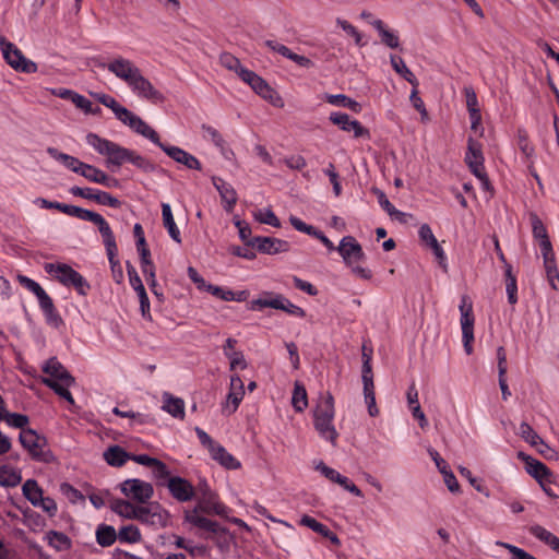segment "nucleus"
I'll list each match as a JSON object with an SVG mask.
<instances>
[{"label":"nucleus","instance_id":"1","mask_svg":"<svg viewBox=\"0 0 559 559\" xmlns=\"http://www.w3.org/2000/svg\"><path fill=\"white\" fill-rule=\"evenodd\" d=\"M112 75L122 81L139 99L160 104L165 97L153 83L144 76L141 69L130 59L116 56L104 66Z\"/></svg>","mask_w":559,"mask_h":559},{"label":"nucleus","instance_id":"2","mask_svg":"<svg viewBox=\"0 0 559 559\" xmlns=\"http://www.w3.org/2000/svg\"><path fill=\"white\" fill-rule=\"evenodd\" d=\"M335 415L334 399L331 393L325 392L319 395L318 402L313 408V425L319 436L336 444L338 432L333 424Z\"/></svg>","mask_w":559,"mask_h":559},{"label":"nucleus","instance_id":"3","mask_svg":"<svg viewBox=\"0 0 559 559\" xmlns=\"http://www.w3.org/2000/svg\"><path fill=\"white\" fill-rule=\"evenodd\" d=\"M95 98L100 104L111 109L116 118L132 129L135 133L144 138H152L154 135V129L151 126H148L140 116L120 105L112 96L103 93L95 94Z\"/></svg>","mask_w":559,"mask_h":559},{"label":"nucleus","instance_id":"4","mask_svg":"<svg viewBox=\"0 0 559 559\" xmlns=\"http://www.w3.org/2000/svg\"><path fill=\"white\" fill-rule=\"evenodd\" d=\"M43 370L46 373L43 382L51 388L60 397L70 404H74L73 396L69 390L74 383V379L64 367L57 359L51 358L45 364Z\"/></svg>","mask_w":559,"mask_h":559},{"label":"nucleus","instance_id":"5","mask_svg":"<svg viewBox=\"0 0 559 559\" xmlns=\"http://www.w3.org/2000/svg\"><path fill=\"white\" fill-rule=\"evenodd\" d=\"M336 249L343 262L350 269L354 275L366 281L372 277L369 269L358 264V262L365 259V252L360 243L353 236L343 237Z\"/></svg>","mask_w":559,"mask_h":559},{"label":"nucleus","instance_id":"6","mask_svg":"<svg viewBox=\"0 0 559 559\" xmlns=\"http://www.w3.org/2000/svg\"><path fill=\"white\" fill-rule=\"evenodd\" d=\"M85 140L86 143L98 154L106 157V166L108 168H119L126 163L128 148L120 146L112 141L100 138L96 133H88Z\"/></svg>","mask_w":559,"mask_h":559},{"label":"nucleus","instance_id":"7","mask_svg":"<svg viewBox=\"0 0 559 559\" xmlns=\"http://www.w3.org/2000/svg\"><path fill=\"white\" fill-rule=\"evenodd\" d=\"M44 269L64 286H73L81 295H85L90 288L86 280L68 264L46 263Z\"/></svg>","mask_w":559,"mask_h":559},{"label":"nucleus","instance_id":"8","mask_svg":"<svg viewBox=\"0 0 559 559\" xmlns=\"http://www.w3.org/2000/svg\"><path fill=\"white\" fill-rule=\"evenodd\" d=\"M484 162L483 145L475 139L469 138L467 141L465 163L473 175L480 181L483 189L489 191L491 186L485 171Z\"/></svg>","mask_w":559,"mask_h":559},{"label":"nucleus","instance_id":"9","mask_svg":"<svg viewBox=\"0 0 559 559\" xmlns=\"http://www.w3.org/2000/svg\"><path fill=\"white\" fill-rule=\"evenodd\" d=\"M0 49L7 63L15 71L23 73L37 72V64L27 59L16 45L9 41L5 37H0Z\"/></svg>","mask_w":559,"mask_h":559},{"label":"nucleus","instance_id":"10","mask_svg":"<svg viewBox=\"0 0 559 559\" xmlns=\"http://www.w3.org/2000/svg\"><path fill=\"white\" fill-rule=\"evenodd\" d=\"M459 309L461 313L460 324L464 350L467 355H471L473 353L475 318L473 313V304L467 296H462Z\"/></svg>","mask_w":559,"mask_h":559},{"label":"nucleus","instance_id":"11","mask_svg":"<svg viewBox=\"0 0 559 559\" xmlns=\"http://www.w3.org/2000/svg\"><path fill=\"white\" fill-rule=\"evenodd\" d=\"M245 83L265 100L270 102L273 106L283 107L284 103L280 94L274 91L265 80L251 70L242 71L241 78Z\"/></svg>","mask_w":559,"mask_h":559},{"label":"nucleus","instance_id":"12","mask_svg":"<svg viewBox=\"0 0 559 559\" xmlns=\"http://www.w3.org/2000/svg\"><path fill=\"white\" fill-rule=\"evenodd\" d=\"M121 492L131 501L146 503L154 495L152 484L139 478H130L119 485Z\"/></svg>","mask_w":559,"mask_h":559},{"label":"nucleus","instance_id":"13","mask_svg":"<svg viewBox=\"0 0 559 559\" xmlns=\"http://www.w3.org/2000/svg\"><path fill=\"white\" fill-rule=\"evenodd\" d=\"M147 139L157 146H159L175 162L182 164L188 169L201 170V163L194 155L188 153L187 151L178 146L165 145L164 143L160 142L159 136L155 130L154 135Z\"/></svg>","mask_w":559,"mask_h":559},{"label":"nucleus","instance_id":"14","mask_svg":"<svg viewBox=\"0 0 559 559\" xmlns=\"http://www.w3.org/2000/svg\"><path fill=\"white\" fill-rule=\"evenodd\" d=\"M19 439L22 447L27 450L33 459L47 461V453L45 451L47 441L45 437L39 436L35 430L28 428L20 432Z\"/></svg>","mask_w":559,"mask_h":559},{"label":"nucleus","instance_id":"15","mask_svg":"<svg viewBox=\"0 0 559 559\" xmlns=\"http://www.w3.org/2000/svg\"><path fill=\"white\" fill-rule=\"evenodd\" d=\"M136 520L156 527H165L169 522V514L158 503L139 506Z\"/></svg>","mask_w":559,"mask_h":559},{"label":"nucleus","instance_id":"16","mask_svg":"<svg viewBox=\"0 0 559 559\" xmlns=\"http://www.w3.org/2000/svg\"><path fill=\"white\" fill-rule=\"evenodd\" d=\"M245 397V385L242 380L238 374H233L230 377L229 391L225 399V402L222 405V411L226 415L234 414L241 401Z\"/></svg>","mask_w":559,"mask_h":559},{"label":"nucleus","instance_id":"17","mask_svg":"<svg viewBox=\"0 0 559 559\" xmlns=\"http://www.w3.org/2000/svg\"><path fill=\"white\" fill-rule=\"evenodd\" d=\"M198 490L201 495L200 503L198 507L204 512H213L217 515H224L227 508L217 499V495L211 489L206 480H201L198 485Z\"/></svg>","mask_w":559,"mask_h":559},{"label":"nucleus","instance_id":"18","mask_svg":"<svg viewBox=\"0 0 559 559\" xmlns=\"http://www.w3.org/2000/svg\"><path fill=\"white\" fill-rule=\"evenodd\" d=\"M16 278L23 287L32 292L37 297L40 308L48 317L55 316L56 309L52 299L37 282L21 274L17 275Z\"/></svg>","mask_w":559,"mask_h":559},{"label":"nucleus","instance_id":"19","mask_svg":"<svg viewBox=\"0 0 559 559\" xmlns=\"http://www.w3.org/2000/svg\"><path fill=\"white\" fill-rule=\"evenodd\" d=\"M200 511V507H195L191 510H186L183 512V521L185 523L198 527L200 530L213 533V534H225L226 530L221 527L217 522L212 521L205 516H203Z\"/></svg>","mask_w":559,"mask_h":559},{"label":"nucleus","instance_id":"20","mask_svg":"<svg viewBox=\"0 0 559 559\" xmlns=\"http://www.w3.org/2000/svg\"><path fill=\"white\" fill-rule=\"evenodd\" d=\"M418 236L420 241L427 246L429 249L432 250L436 259L438 260V263L440 266L447 271L448 263H447V255L442 247L439 245L437 238L435 237L432 229L428 224L420 225L418 229Z\"/></svg>","mask_w":559,"mask_h":559},{"label":"nucleus","instance_id":"21","mask_svg":"<svg viewBox=\"0 0 559 559\" xmlns=\"http://www.w3.org/2000/svg\"><path fill=\"white\" fill-rule=\"evenodd\" d=\"M314 468L330 481L342 486L345 490L356 497H362L361 490L353 481H350L346 476L341 475L336 469L325 465L322 461L318 462Z\"/></svg>","mask_w":559,"mask_h":559},{"label":"nucleus","instance_id":"22","mask_svg":"<svg viewBox=\"0 0 559 559\" xmlns=\"http://www.w3.org/2000/svg\"><path fill=\"white\" fill-rule=\"evenodd\" d=\"M166 486L173 498L179 502L190 501L195 492L193 485L179 476L170 477Z\"/></svg>","mask_w":559,"mask_h":559},{"label":"nucleus","instance_id":"23","mask_svg":"<svg viewBox=\"0 0 559 559\" xmlns=\"http://www.w3.org/2000/svg\"><path fill=\"white\" fill-rule=\"evenodd\" d=\"M370 25L377 31L380 41L390 49H402L399 32L389 27L382 20L372 19Z\"/></svg>","mask_w":559,"mask_h":559},{"label":"nucleus","instance_id":"24","mask_svg":"<svg viewBox=\"0 0 559 559\" xmlns=\"http://www.w3.org/2000/svg\"><path fill=\"white\" fill-rule=\"evenodd\" d=\"M212 182L219 193L224 210L230 213L238 201V195L235 188L229 182L219 177H213Z\"/></svg>","mask_w":559,"mask_h":559},{"label":"nucleus","instance_id":"25","mask_svg":"<svg viewBox=\"0 0 559 559\" xmlns=\"http://www.w3.org/2000/svg\"><path fill=\"white\" fill-rule=\"evenodd\" d=\"M330 120L338 126L343 131L353 132L356 138L367 134V130L360 124L358 120L350 119L347 114L332 112Z\"/></svg>","mask_w":559,"mask_h":559},{"label":"nucleus","instance_id":"26","mask_svg":"<svg viewBox=\"0 0 559 559\" xmlns=\"http://www.w3.org/2000/svg\"><path fill=\"white\" fill-rule=\"evenodd\" d=\"M252 245L266 254H276L289 250V243L277 238L257 237L252 240Z\"/></svg>","mask_w":559,"mask_h":559},{"label":"nucleus","instance_id":"27","mask_svg":"<svg viewBox=\"0 0 559 559\" xmlns=\"http://www.w3.org/2000/svg\"><path fill=\"white\" fill-rule=\"evenodd\" d=\"M237 341L228 337L223 345L224 355L229 359L230 370H243L248 367L242 352L236 349Z\"/></svg>","mask_w":559,"mask_h":559},{"label":"nucleus","instance_id":"28","mask_svg":"<svg viewBox=\"0 0 559 559\" xmlns=\"http://www.w3.org/2000/svg\"><path fill=\"white\" fill-rule=\"evenodd\" d=\"M546 278L554 290H559V270L554 249L542 252Z\"/></svg>","mask_w":559,"mask_h":559},{"label":"nucleus","instance_id":"29","mask_svg":"<svg viewBox=\"0 0 559 559\" xmlns=\"http://www.w3.org/2000/svg\"><path fill=\"white\" fill-rule=\"evenodd\" d=\"M264 45L272 51L282 55L283 57L294 61L295 63L302 68L312 67V61L309 58L293 52L287 46L276 40H265Z\"/></svg>","mask_w":559,"mask_h":559},{"label":"nucleus","instance_id":"30","mask_svg":"<svg viewBox=\"0 0 559 559\" xmlns=\"http://www.w3.org/2000/svg\"><path fill=\"white\" fill-rule=\"evenodd\" d=\"M80 175L88 181L100 183L109 188L118 186L116 179L110 178L105 171L90 164L84 163Z\"/></svg>","mask_w":559,"mask_h":559},{"label":"nucleus","instance_id":"31","mask_svg":"<svg viewBox=\"0 0 559 559\" xmlns=\"http://www.w3.org/2000/svg\"><path fill=\"white\" fill-rule=\"evenodd\" d=\"M209 452L214 461L227 469H239L241 467L240 461L219 443H216Z\"/></svg>","mask_w":559,"mask_h":559},{"label":"nucleus","instance_id":"32","mask_svg":"<svg viewBox=\"0 0 559 559\" xmlns=\"http://www.w3.org/2000/svg\"><path fill=\"white\" fill-rule=\"evenodd\" d=\"M300 524L330 539L331 543L336 546L341 544L337 535L334 534L326 525L317 521L314 518L302 515L300 519Z\"/></svg>","mask_w":559,"mask_h":559},{"label":"nucleus","instance_id":"33","mask_svg":"<svg viewBox=\"0 0 559 559\" xmlns=\"http://www.w3.org/2000/svg\"><path fill=\"white\" fill-rule=\"evenodd\" d=\"M44 540L48 544L49 547L58 552L68 551L72 547V540L68 535L53 530L48 531L45 534Z\"/></svg>","mask_w":559,"mask_h":559},{"label":"nucleus","instance_id":"34","mask_svg":"<svg viewBox=\"0 0 559 559\" xmlns=\"http://www.w3.org/2000/svg\"><path fill=\"white\" fill-rule=\"evenodd\" d=\"M163 406L162 409L171 415L175 418H185V402L180 397H175L170 393H163Z\"/></svg>","mask_w":559,"mask_h":559},{"label":"nucleus","instance_id":"35","mask_svg":"<svg viewBox=\"0 0 559 559\" xmlns=\"http://www.w3.org/2000/svg\"><path fill=\"white\" fill-rule=\"evenodd\" d=\"M525 463L526 472L533 476L540 485H543V481L550 483L551 472L544 463L533 457H525Z\"/></svg>","mask_w":559,"mask_h":559},{"label":"nucleus","instance_id":"36","mask_svg":"<svg viewBox=\"0 0 559 559\" xmlns=\"http://www.w3.org/2000/svg\"><path fill=\"white\" fill-rule=\"evenodd\" d=\"M406 397L414 418H416L419 421V426L423 429H426L428 427V420L419 405L418 392L414 384L409 385L406 393Z\"/></svg>","mask_w":559,"mask_h":559},{"label":"nucleus","instance_id":"37","mask_svg":"<svg viewBox=\"0 0 559 559\" xmlns=\"http://www.w3.org/2000/svg\"><path fill=\"white\" fill-rule=\"evenodd\" d=\"M532 228L533 236L538 241L540 252L548 251L552 249V245L548 237V233L543 222L536 216H532Z\"/></svg>","mask_w":559,"mask_h":559},{"label":"nucleus","instance_id":"38","mask_svg":"<svg viewBox=\"0 0 559 559\" xmlns=\"http://www.w3.org/2000/svg\"><path fill=\"white\" fill-rule=\"evenodd\" d=\"M207 293L224 301H245L249 295L247 290L235 293L230 289L212 284L207 287Z\"/></svg>","mask_w":559,"mask_h":559},{"label":"nucleus","instance_id":"39","mask_svg":"<svg viewBox=\"0 0 559 559\" xmlns=\"http://www.w3.org/2000/svg\"><path fill=\"white\" fill-rule=\"evenodd\" d=\"M47 153L56 160L62 163L68 169L72 170L75 174H81L84 163L81 162L79 158L61 153L55 147H48Z\"/></svg>","mask_w":559,"mask_h":559},{"label":"nucleus","instance_id":"40","mask_svg":"<svg viewBox=\"0 0 559 559\" xmlns=\"http://www.w3.org/2000/svg\"><path fill=\"white\" fill-rule=\"evenodd\" d=\"M162 217L163 224L171 239L177 243H181L180 230L175 223L171 207L168 203H162Z\"/></svg>","mask_w":559,"mask_h":559},{"label":"nucleus","instance_id":"41","mask_svg":"<svg viewBox=\"0 0 559 559\" xmlns=\"http://www.w3.org/2000/svg\"><path fill=\"white\" fill-rule=\"evenodd\" d=\"M111 510L129 520H136L139 506H134L130 500L117 499L111 503Z\"/></svg>","mask_w":559,"mask_h":559},{"label":"nucleus","instance_id":"42","mask_svg":"<svg viewBox=\"0 0 559 559\" xmlns=\"http://www.w3.org/2000/svg\"><path fill=\"white\" fill-rule=\"evenodd\" d=\"M390 63L394 71L400 74L402 78H404L407 82H409L413 87L418 86V80L414 75V73L409 70V68L406 66L405 61L395 55L390 56Z\"/></svg>","mask_w":559,"mask_h":559},{"label":"nucleus","instance_id":"43","mask_svg":"<svg viewBox=\"0 0 559 559\" xmlns=\"http://www.w3.org/2000/svg\"><path fill=\"white\" fill-rule=\"evenodd\" d=\"M530 532L534 537L551 547V549L557 552L559 551V538L555 534L540 525H533Z\"/></svg>","mask_w":559,"mask_h":559},{"label":"nucleus","instance_id":"44","mask_svg":"<svg viewBox=\"0 0 559 559\" xmlns=\"http://www.w3.org/2000/svg\"><path fill=\"white\" fill-rule=\"evenodd\" d=\"M104 459L111 466H121L131 456L119 445H112L104 452Z\"/></svg>","mask_w":559,"mask_h":559},{"label":"nucleus","instance_id":"45","mask_svg":"<svg viewBox=\"0 0 559 559\" xmlns=\"http://www.w3.org/2000/svg\"><path fill=\"white\" fill-rule=\"evenodd\" d=\"M282 295H274L271 293L265 294L264 296L253 299L250 302L251 310H262L263 308H273L278 309L282 307L281 305Z\"/></svg>","mask_w":559,"mask_h":559},{"label":"nucleus","instance_id":"46","mask_svg":"<svg viewBox=\"0 0 559 559\" xmlns=\"http://www.w3.org/2000/svg\"><path fill=\"white\" fill-rule=\"evenodd\" d=\"M292 405L296 412H304L308 407L306 388L298 381L295 382Z\"/></svg>","mask_w":559,"mask_h":559},{"label":"nucleus","instance_id":"47","mask_svg":"<svg viewBox=\"0 0 559 559\" xmlns=\"http://www.w3.org/2000/svg\"><path fill=\"white\" fill-rule=\"evenodd\" d=\"M325 99L331 105L346 107L357 114L361 111L360 104L344 94H328Z\"/></svg>","mask_w":559,"mask_h":559},{"label":"nucleus","instance_id":"48","mask_svg":"<svg viewBox=\"0 0 559 559\" xmlns=\"http://www.w3.org/2000/svg\"><path fill=\"white\" fill-rule=\"evenodd\" d=\"M22 491H23L24 497L34 507L39 501V499L43 497V489L39 487L38 483L34 479H27L22 486Z\"/></svg>","mask_w":559,"mask_h":559},{"label":"nucleus","instance_id":"49","mask_svg":"<svg viewBox=\"0 0 559 559\" xmlns=\"http://www.w3.org/2000/svg\"><path fill=\"white\" fill-rule=\"evenodd\" d=\"M117 538L118 534L112 526L99 525L96 530V540L103 547L111 546Z\"/></svg>","mask_w":559,"mask_h":559},{"label":"nucleus","instance_id":"50","mask_svg":"<svg viewBox=\"0 0 559 559\" xmlns=\"http://www.w3.org/2000/svg\"><path fill=\"white\" fill-rule=\"evenodd\" d=\"M219 63L227 70L234 71L239 78H241L242 71H247L248 69L245 68L238 58H236L234 55L229 52H223L219 56Z\"/></svg>","mask_w":559,"mask_h":559},{"label":"nucleus","instance_id":"51","mask_svg":"<svg viewBox=\"0 0 559 559\" xmlns=\"http://www.w3.org/2000/svg\"><path fill=\"white\" fill-rule=\"evenodd\" d=\"M21 481V475L17 471L9 466L0 467V485L4 487H14Z\"/></svg>","mask_w":559,"mask_h":559},{"label":"nucleus","instance_id":"52","mask_svg":"<svg viewBox=\"0 0 559 559\" xmlns=\"http://www.w3.org/2000/svg\"><path fill=\"white\" fill-rule=\"evenodd\" d=\"M253 217L262 224L281 227V222L271 209H261L253 212Z\"/></svg>","mask_w":559,"mask_h":559},{"label":"nucleus","instance_id":"53","mask_svg":"<svg viewBox=\"0 0 559 559\" xmlns=\"http://www.w3.org/2000/svg\"><path fill=\"white\" fill-rule=\"evenodd\" d=\"M118 534V539L126 543H138L141 540L140 530L135 525L122 526Z\"/></svg>","mask_w":559,"mask_h":559},{"label":"nucleus","instance_id":"54","mask_svg":"<svg viewBox=\"0 0 559 559\" xmlns=\"http://www.w3.org/2000/svg\"><path fill=\"white\" fill-rule=\"evenodd\" d=\"M98 230L103 237V241H104L106 251H110V253H112V251H118L115 236H114V233H112L109 224L107 222H105V224H103L98 228Z\"/></svg>","mask_w":559,"mask_h":559},{"label":"nucleus","instance_id":"55","mask_svg":"<svg viewBox=\"0 0 559 559\" xmlns=\"http://www.w3.org/2000/svg\"><path fill=\"white\" fill-rule=\"evenodd\" d=\"M2 420H5V423L15 428L20 429H26L25 427L28 425L29 420L26 415L17 414V413H3Z\"/></svg>","mask_w":559,"mask_h":559},{"label":"nucleus","instance_id":"56","mask_svg":"<svg viewBox=\"0 0 559 559\" xmlns=\"http://www.w3.org/2000/svg\"><path fill=\"white\" fill-rule=\"evenodd\" d=\"M364 395L365 402L368 406V413L371 417H376L379 414V409L376 405V396H374V385L371 383L370 385L364 384Z\"/></svg>","mask_w":559,"mask_h":559},{"label":"nucleus","instance_id":"57","mask_svg":"<svg viewBox=\"0 0 559 559\" xmlns=\"http://www.w3.org/2000/svg\"><path fill=\"white\" fill-rule=\"evenodd\" d=\"M519 435L523 440L530 443L533 448L537 444V442L542 439L537 432L527 424L522 423L520 425Z\"/></svg>","mask_w":559,"mask_h":559},{"label":"nucleus","instance_id":"58","mask_svg":"<svg viewBox=\"0 0 559 559\" xmlns=\"http://www.w3.org/2000/svg\"><path fill=\"white\" fill-rule=\"evenodd\" d=\"M93 197H94L93 201H95L102 205H108L110 207L116 209V207H119L121 204L117 198L112 197L111 194H109L108 192H105V191L96 190Z\"/></svg>","mask_w":559,"mask_h":559},{"label":"nucleus","instance_id":"59","mask_svg":"<svg viewBox=\"0 0 559 559\" xmlns=\"http://www.w3.org/2000/svg\"><path fill=\"white\" fill-rule=\"evenodd\" d=\"M127 271H128L130 285L135 290L138 296L145 294L146 292L142 284V281L140 278L139 274L136 273L135 269L130 263H127Z\"/></svg>","mask_w":559,"mask_h":559},{"label":"nucleus","instance_id":"60","mask_svg":"<svg viewBox=\"0 0 559 559\" xmlns=\"http://www.w3.org/2000/svg\"><path fill=\"white\" fill-rule=\"evenodd\" d=\"M106 252H107L108 260L110 263L112 277L116 283H121L123 281V271L120 265V262L117 259V251H112V253H110V251H106Z\"/></svg>","mask_w":559,"mask_h":559},{"label":"nucleus","instance_id":"61","mask_svg":"<svg viewBox=\"0 0 559 559\" xmlns=\"http://www.w3.org/2000/svg\"><path fill=\"white\" fill-rule=\"evenodd\" d=\"M463 92H464V95L466 98V107H467L468 114L480 112L478 99H477L476 93L473 90V87L466 86V87H464Z\"/></svg>","mask_w":559,"mask_h":559},{"label":"nucleus","instance_id":"62","mask_svg":"<svg viewBox=\"0 0 559 559\" xmlns=\"http://www.w3.org/2000/svg\"><path fill=\"white\" fill-rule=\"evenodd\" d=\"M373 193L377 195L378 202L381 207L391 216L403 215L402 212L397 211L393 204L388 200L385 193L379 189H373Z\"/></svg>","mask_w":559,"mask_h":559},{"label":"nucleus","instance_id":"63","mask_svg":"<svg viewBox=\"0 0 559 559\" xmlns=\"http://www.w3.org/2000/svg\"><path fill=\"white\" fill-rule=\"evenodd\" d=\"M280 302L282 305V307H278L280 310H283V311H285L292 316L298 317V318H304L306 316V312L302 308H300L299 306H296L295 304L289 301L284 296H282Z\"/></svg>","mask_w":559,"mask_h":559},{"label":"nucleus","instance_id":"64","mask_svg":"<svg viewBox=\"0 0 559 559\" xmlns=\"http://www.w3.org/2000/svg\"><path fill=\"white\" fill-rule=\"evenodd\" d=\"M36 508H40L44 512H46L49 516H55L57 513V503L50 497H41L39 501L35 506Z\"/></svg>","mask_w":559,"mask_h":559}]
</instances>
